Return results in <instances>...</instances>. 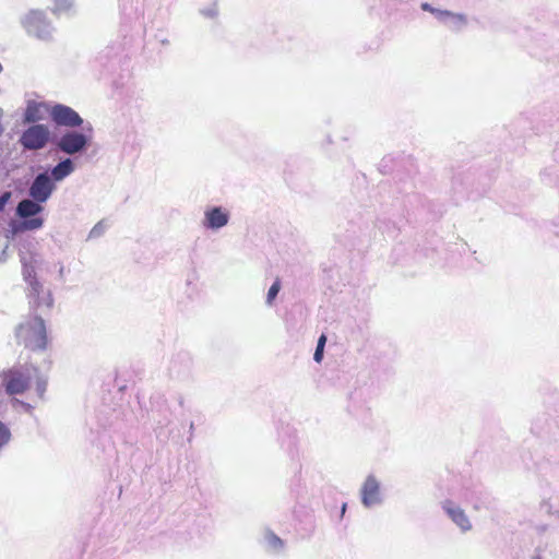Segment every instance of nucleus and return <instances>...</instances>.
Instances as JSON below:
<instances>
[{"label": "nucleus", "instance_id": "obj_1", "mask_svg": "<svg viewBox=\"0 0 559 559\" xmlns=\"http://www.w3.org/2000/svg\"><path fill=\"white\" fill-rule=\"evenodd\" d=\"M35 380L36 392L43 397L47 389V377L39 373L38 369L32 365H19L0 373V383L4 392L10 395L23 394Z\"/></svg>", "mask_w": 559, "mask_h": 559}, {"label": "nucleus", "instance_id": "obj_2", "mask_svg": "<svg viewBox=\"0 0 559 559\" xmlns=\"http://www.w3.org/2000/svg\"><path fill=\"white\" fill-rule=\"evenodd\" d=\"M22 275L26 283V294L29 305L35 309L50 310L53 305V298L49 289H45L43 283L36 276V264L38 263L35 257L27 260L25 257L21 258Z\"/></svg>", "mask_w": 559, "mask_h": 559}, {"label": "nucleus", "instance_id": "obj_3", "mask_svg": "<svg viewBox=\"0 0 559 559\" xmlns=\"http://www.w3.org/2000/svg\"><path fill=\"white\" fill-rule=\"evenodd\" d=\"M19 343L32 349H45L47 345V333L44 320L35 316L22 322L16 328Z\"/></svg>", "mask_w": 559, "mask_h": 559}, {"label": "nucleus", "instance_id": "obj_4", "mask_svg": "<svg viewBox=\"0 0 559 559\" xmlns=\"http://www.w3.org/2000/svg\"><path fill=\"white\" fill-rule=\"evenodd\" d=\"M44 211L43 203L32 198L23 199L17 203L15 214L21 222L16 225V231L37 230L44 226V218L38 214Z\"/></svg>", "mask_w": 559, "mask_h": 559}, {"label": "nucleus", "instance_id": "obj_5", "mask_svg": "<svg viewBox=\"0 0 559 559\" xmlns=\"http://www.w3.org/2000/svg\"><path fill=\"white\" fill-rule=\"evenodd\" d=\"M21 24L31 36L45 41L52 38L55 28L41 10H29L21 17Z\"/></svg>", "mask_w": 559, "mask_h": 559}, {"label": "nucleus", "instance_id": "obj_6", "mask_svg": "<svg viewBox=\"0 0 559 559\" xmlns=\"http://www.w3.org/2000/svg\"><path fill=\"white\" fill-rule=\"evenodd\" d=\"M91 136L84 132L68 130L56 141V147L68 156H75L84 153L90 146Z\"/></svg>", "mask_w": 559, "mask_h": 559}, {"label": "nucleus", "instance_id": "obj_7", "mask_svg": "<svg viewBox=\"0 0 559 559\" xmlns=\"http://www.w3.org/2000/svg\"><path fill=\"white\" fill-rule=\"evenodd\" d=\"M50 141V130L48 126L43 123L32 124L26 128L21 136L20 144L26 151L43 150Z\"/></svg>", "mask_w": 559, "mask_h": 559}, {"label": "nucleus", "instance_id": "obj_8", "mask_svg": "<svg viewBox=\"0 0 559 559\" xmlns=\"http://www.w3.org/2000/svg\"><path fill=\"white\" fill-rule=\"evenodd\" d=\"M55 190L56 185L55 182H52L49 173L43 171L34 177L28 188V195L35 201L46 203L50 199Z\"/></svg>", "mask_w": 559, "mask_h": 559}, {"label": "nucleus", "instance_id": "obj_9", "mask_svg": "<svg viewBox=\"0 0 559 559\" xmlns=\"http://www.w3.org/2000/svg\"><path fill=\"white\" fill-rule=\"evenodd\" d=\"M51 120L59 127L78 128L83 124L82 117L71 107L55 104L49 109Z\"/></svg>", "mask_w": 559, "mask_h": 559}, {"label": "nucleus", "instance_id": "obj_10", "mask_svg": "<svg viewBox=\"0 0 559 559\" xmlns=\"http://www.w3.org/2000/svg\"><path fill=\"white\" fill-rule=\"evenodd\" d=\"M361 503L371 509L383 503L381 484L372 474L368 475L360 488Z\"/></svg>", "mask_w": 559, "mask_h": 559}, {"label": "nucleus", "instance_id": "obj_11", "mask_svg": "<svg viewBox=\"0 0 559 559\" xmlns=\"http://www.w3.org/2000/svg\"><path fill=\"white\" fill-rule=\"evenodd\" d=\"M230 218V213L223 206H210L204 211L202 226L206 230L217 231L225 227Z\"/></svg>", "mask_w": 559, "mask_h": 559}, {"label": "nucleus", "instance_id": "obj_12", "mask_svg": "<svg viewBox=\"0 0 559 559\" xmlns=\"http://www.w3.org/2000/svg\"><path fill=\"white\" fill-rule=\"evenodd\" d=\"M441 507L445 514L462 532L465 533L472 530V523L460 506L451 500H444L441 503Z\"/></svg>", "mask_w": 559, "mask_h": 559}, {"label": "nucleus", "instance_id": "obj_13", "mask_svg": "<svg viewBox=\"0 0 559 559\" xmlns=\"http://www.w3.org/2000/svg\"><path fill=\"white\" fill-rule=\"evenodd\" d=\"M47 106L45 103L28 100L23 114V122L36 124L45 119Z\"/></svg>", "mask_w": 559, "mask_h": 559}, {"label": "nucleus", "instance_id": "obj_14", "mask_svg": "<svg viewBox=\"0 0 559 559\" xmlns=\"http://www.w3.org/2000/svg\"><path fill=\"white\" fill-rule=\"evenodd\" d=\"M75 170V165L72 158L66 157L55 165L49 173L52 182H60L72 175Z\"/></svg>", "mask_w": 559, "mask_h": 559}, {"label": "nucleus", "instance_id": "obj_15", "mask_svg": "<svg viewBox=\"0 0 559 559\" xmlns=\"http://www.w3.org/2000/svg\"><path fill=\"white\" fill-rule=\"evenodd\" d=\"M263 543L267 551L278 554L284 548V542L272 531H265L263 535Z\"/></svg>", "mask_w": 559, "mask_h": 559}, {"label": "nucleus", "instance_id": "obj_16", "mask_svg": "<svg viewBox=\"0 0 559 559\" xmlns=\"http://www.w3.org/2000/svg\"><path fill=\"white\" fill-rule=\"evenodd\" d=\"M443 24L451 31H460L466 26L467 19L464 14L449 11Z\"/></svg>", "mask_w": 559, "mask_h": 559}, {"label": "nucleus", "instance_id": "obj_17", "mask_svg": "<svg viewBox=\"0 0 559 559\" xmlns=\"http://www.w3.org/2000/svg\"><path fill=\"white\" fill-rule=\"evenodd\" d=\"M108 228V224L102 219L94 225V227L90 230L87 240L97 239L102 237Z\"/></svg>", "mask_w": 559, "mask_h": 559}, {"label": "nucleus", "instance_id": "obj_18", "mask_svg": "<svg viewBox=\"0 0 559 559\" xmlns=\"http://www.w3.org/2000/svg\"><path fill=\"white\" fill-rule=\"evenodd\" d=\"M281 290V281L277 278L274 281V283L269 288L267 295H266V305L272 306L273 301L277 297L278 293Z\"/></svg>", "mask_w": 559, "mask_h": 559}, {"label": "nucleus", "instance_id": "obj_19", "mask_svg": "<svg viewBox=\"0 0 559 559\" xmlns=\"http://www.w3.org/2000/svg\"><path fill=\"white\" fill-rule=\"evenodd\" d=\"M11 440L9 427L0 420V451L4 449Z\"/></svg>", "mask_w": 559, "mask_h": 559}, {"label": "nucleus", "instance_id": "obj_20", "mask_svg": "<svg viewBox=\"0 0 559 559\" xmlns=\"http://www.w3.org/2000/svg\"><path fill=\"white\" fill-rule=\"evenodd\" d=\"M72 0H53L52 11L58 14L66 13L72 8Z\"/></svg>", "mask_w": 559, "mask_h": 559}, {"label": "nucleus", "instance_id": "obj_21", "mask_svg": "<svg viewBox=\"0 0 559 559\" xmlns=\"http://www.w3.org/2000/svg\"><path fill=\"white\" fill-rule=\"evenodd\" d=\"M325 343H326V336L324 334H322L318 340L317 347H316V350L313 354V360L316 362L322 361Z\"/></svg>", "mask_w": 559, "mask_h": 559}, {"label": "nucleus", "instance_id": "obj_22", "mask_svg": "<svg viewBox=\"0 0 559 559\" xmlns=\"http://www.w3.org/2000/svg\"><path fill=\"white\" fill-rule=\"evenodd\" d=\"M201 13L202 15H204L205 17H209V19H215L218 14V9H217V5L215 3H213L212 5H210L209 8H205V9H202L201 10Z\"/></svg>", "mask_w": 559, "mask_h": 559}, {"label": "nucleus", "instance_id": "obj_23", "mask_svg": "<svg viewBox=\"0 0 559 559\" xmlns=\"http://www.w3.org/2000/svg\"><path fill=\"white\" fill-rule=\"evenodd\" d=\"M12 197V193L11 191H5L3 192L1 195H0V213L3 212L5 205L8 204V202L10 201Z\"/></svg>", "mask_w": 559, "mask_h": 559}, {"label": "nucleus", "instance_id": "obj_24", "mask_svg": "<svg viewBox=\"0 0 559 559\" xmlns=\"http://www.w3.org/2000/svg\"><path fill=\"white\" fill-rule=\"evenodd\" d=\"M14 406H21L26 413H31L33 409V406L26 402L20 401L17 399L13 400Z\"/></svg>", "mask_w": 559, "mask_h": 559}, {"label": "nucleus", "instance_id": "obj_25", "mask_svg": "<svg viewBox=\"0 0 559 559\" xmlns=\"http://www.w3.org/2000/svg\"><path fill=\"white\" fill-rule=\"evenodd\" d=\"M449 11L448 10H440V9H436L435 8V12H432V14L438 19V21H440L441 23H443V21L445 20L447 15H448Z\"/></svg>", "mask_w": 559, "mask_h": 559}, {"label": "nucleus", "instance_id": "obj_26", "mask_svg": "<svg viewBox=\"0 0 559 559\" xmlns=\"http://www.w3.org/2000/svg\"><path fill=\"white\" fill-rule=\"evenodd\" d=\"M56 266L58 269V278L63 282L64 281V273H66L64 272V265H63L62 262L59 261V262L56 263Z\"/></svg>", "mask_w": 559, "mask_h": 559}, {"label": "nucleus", "instance_id": "obj_27", "mask_svg": "<svg viewBox=\"0 0 559 559\" xmlns=\"http://www.w3.org/2000/svg\"><path fill=\"white\" fill-rule=\"evenodd\" d=\"M421 9L430 13L435 12V8L426 2L421 4Z\"/></svg>", "mask_w": 559, "mask_h": 559}, {"label": "nucleus", "instance_id": "obj_28", "mask_svg": "<svg viewBox=\"0 0 559 559\" xmlns=\"http://www.w3.org/2000/svg\"><path fill=\"white\" fill-rule=\"evenodd\" d=\"M7 248L5 247L0 255V262H4L7 260Z\"/></svg>", "mask_w": 559, "mask_h": 559}, {"label": "nucleus", "instance_id": "obj_29", "mask_svg": "<svg viewBox=\"0 0 559 559\" xmlns=\"http://www.w3.org/2000/svg\"><path fill=\"white\" fill-rule=\"evenodd\" d=\"M162 44H163V45H167V44H168V40H167V39H163V40H162Z\"/></svg>", "mask_w": 559, "mask_h": 559}, {"label": "nucleus", "instance_id": "obj_30", "mask_svg": "<svg viewBox=\"0 0 559 559\" xmlns=\"http://www.w3.org/2000/svg\"><path fill=\"white\" fill-rule=\"evenodd\" d=\"M533 559H542V557L539 555H537V556H534Z\"/></svg>", "mask_w": 559, "mask_h": 559}]
</instances>
